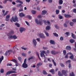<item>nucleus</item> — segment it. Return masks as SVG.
Instances as JSON below:
<instances>
[{"mask_svg":"<svg viewBox=\"0 0 76 76\" xmlns=\"http://www.w3.org/2000/svg\"><path fill=\"white\" fill-rule=\"evenodd\" d=\"M14 34V31H13L12 30L10 31L9 33L7 34V36H9L8 38L9 39H12V38H13L14 39H16L18 37L16 35H14L13 36L12 35Z\"/></svg>","mask_w":76,"mask_h":76,"instance_id":"1","label":"nucleus"},{"mask_svg":"<svg viewBox=\"0 0 76 76\" xmlns=\"http://www.w3.org/2000/svg\"><path fill=\"white\" fill-rule=\"evenodd\" d=\"M26 58L24 59V63L22 64L23 67V68H26L28 67V64L26 63Z\"/></svg>","mask_w":76,"mask_h":76,"instance_id":"2","label":"nucleus"},{"mask_svg":"<svg viewBox=\"0 0 76 76\" xmlns=\"http://www.w3.org/2000/svg\"><path fill=\"white\" fill-rule=\"evenodd\" d=\"M16 73V72L13 70L9 71L7 72L5 75L7 76L8 75H10V74H12V73Z\"/></svg>","mask_w":76,"mask_h":76,"instance_id":"3","label":"nucleus"},{"mask_svg":"<svg viewBox=\"0 0 76 76\" xmlns=\"http://www.w3.org/2000/svg\"><path fill=\"white\" fill-rule=\"evenodd\" d=\"M35 21L37 24L38 25L39 24L40 25H42V21L41 20H38V19H35Z\"/></svg>","mask_w":76,"mask_h":76,"instance_id":"4","label":"nucleus"},{"mask_svg":"<svg viewBox=\"0 0 76 76\" xmlns=\"http://www.w3.org/2000/svg\"><path fill=\"white\" fill-rule=\"evenodd\" d=\"M13 52V50H7L6 53H5V56H7V54H8V56H9L10 54L11 53H12Z\"/></svg>","mask_w":76,"mask_h":76,"instance_id":"5","label":"nucleus"},{"mask_svg":"<svg viewBox=\"0 0 76 76\" xmlns=\"http://www.w3.org/2000/svg\"><path fill=\"white\" fill-rule=\"evenodd\" d=\"M67 70H62L61 71L62 73L64 75L66 76H67Z\"/></svg>","mask_w":76,"mask_h":76,"instance_id":"6","label":"nucleus"},{"mask_svg":"<svg viewBox=\"0 0 76 76\" xmlns=\"http://www.w3.org/2000/svg\"><path fill=\"white\" fill-rule=\"evenodd\" d=\"M64 16L65 17V18H71V17H72V16H71L69 14H64Z\"/></svg>","mask_w":76,"mask_h":76,"instance_id":"7","label":"nucleus"},{"mask_svg":"<svg viewBox=\"0 0 76 76\" xmlns=\"http://www.w3.org/2000/svg\"><path fill=\"white\" fill-rule=\"evenodd\" d=\"M39 37H40V38H45V37L44 36V34H43L42 33L40 34H39Z\"/></svg>","mask_w":76,"mask_h":76,"instance_id":"8","label":"nucleus"},{"mask_svg":"<svg viewBox=\"0 0 76 76\" xmlns=\"http://www.w3.org/2000/svg\"><path fill=\"white\" fill-rule=\"evenodd\" d=\"M26 30V29L25 28H22V27H21L20 28V31L21 33H22V32L23 31H24Z\"/></svg>","mask_w":76,"mask_h":76,"instance_id":"9","label":"nucleus"},{"mask_svg":"<svg viewBox=\"0 0 76 76\" xmlns=\"http://www.w3.org/2000/svg\"><path fill=\"white\" fill-rule=\"evenodd\" d=\"M68 54H69V55H72V56H70V58L71 59H73L74 58V56H73V54H72L71 53H69Z\"/></svg>","mask_w":76,"mask_h":76,"instance_id":"10","label":"nucleus"},{"mask_svg":"<svg viewBox=\"0 0 76 76\" xmlns=\"http://www.w3.org/2000/svg\"><path fill=\"white\" fill-rule=\"evenodd\" d=\"M44 53L45 54V51H43L40 53V57H42L44 56Z\"/></svg>","mask_w":76,"mask_h":76,"instance_id":"11","label":"nucleus"},{"mask_svg":"<svg viewBox=\"0 0 76 76\" xmlns=\"http://www.w3.org/2000/svg\"><path fill=\"white\" fill-rule=\"evenodd\" d=\"M19 15L20 18H22L23 16H25V15H24V14H23V12H21L19 14Z\"/></svg>","mask_w":76,"mask_h":76,"instance_id":"12","label":"nucleus"},{"mask_svg":"<svg viewBox=\"0 0 76 76\" xmlns=\"http://www.w3.org/2000/svg\"><path fill=\"white\" fill-rule=\"evenodd\" d=\"M33 43L34 46H36L37 45V42H36V40L34 39H33Z\"/></svg>","mask_w":76,"mask_h":76,"instance_id":"13","label":"nucleus"},{"mask_svg":"<svg viewBox=\"0 0 76 76\" xmlns=\"http://www.w3.org/2000/svg\"><path fill=\"white\" fill-rule=\"evenodd\" d=\"M13 22H15L16 21H18V17L16 16H15L14 17H13Z\"/></svg>","mask_w":76,"mask_h":76,"instance_id":"14","label":"nucleus"},{"mask_svg":"<svg viewBox=\"0 0 76 76\" xmlns=\"http://www.w3.org/2000/svg\"><path fill=\"white\" fill-rule=\"evenodd\" d=\"M66 49L67 50H71L70 46H67L66 47Z\"/></svg>","mask_w":76,"mask_h":76,"instance_id":"15","label":"nucleus"},{"mask_svg":"<svg viewBox=\"0 0 76 76\" xmlns=\"http://www.w3.org/2000/svg\"><path fill=\"white\" fill-rule=\"evenodd\" d=\"M50 72L52 73V74L54 75L55 74V72L54 71V69H52L50 71Z\"/></svg>","mask_w":76,"mask_h":76,"instance_id":"16","label":"nucleus"},{"mask_svg":"<svg viewBox=\"0 0 76 76\" xmlns=\"http://www.w3.org/2000/svg\"><path fill=\"white\" fill-rule=\"evenodd\" d=\"M51 53L52 54H53V55H56V54L57 53L54 50L52 51Z\"/></svg>","mask_w":76,"mask_h":76,"instance_id":"17","label":"nucleus"},{"mask_svg":"<svg viewBox=\"0 0 76 76\" xmlns=\"http://www.w3.org/2000/svg\"><path fill=\"white\" fill-rule=\"evenodd\" d=\"M16 3H21V4H23V2L20 0H17L16 1Z\"/></svg>","mask_w":76,"mask_h":76,"instance_id":"18","label":"nucleus"},{"mask_svg":"<svg viewBox=\"0 0 76 76\" xmlns=\"http://www.w3.org/2000/svg\"><path fill=\"white\" fill-rule=\"evenodd\" d=\"M69 42L72 44H73V42H75V40L71 39L69 40Z\"/></svg>","mask_w":76,"mask_h":76,"instance_id":"19","label":"nucleus"},{"mask_svg":"<svg viewBox=\"0 0 76 76\" xmlns=\"http://www.w3.org/2000/svg\"><path fill=\"white\" fill-rule=\"evenodd\" d=\"M47 12V11L45 10H44L42 11V15H45L46 13Z\"/></svg>","mask_w":76,"mask_h":76,"instance_id":"20","label":"nucleus"},{"mask_svg":"<svg viewBox=\"0 0 76 76\" xmlns=\"http://www.w3.org/2000/svg\"><path fill=\"white\" fill-rule=\"evenodd\" d=\"M50 42L51 44H55V42L54 40H50Z\"/></svg>","mask_w":76,"mask_h":76,"instance_id":"21","label":"nucleus"},{"mask_svg":"<svg viewBox=\"0 0 76 76\" xmlns=\"http://www.w3.org/2000/svg\"><path fill=\"white\" fill-rule=\"evenodd\" d=\"M4 59V57L3 56H2L0 58V64L1 63V61H3V60Z\"/></svg>","mask_w":76,"mask_h":76,"instance_id":"22","label":"nucleus"},{"mask_svg":"<svg viewBox=\"0 0 76 76\" xmlns=\"http://www.w3.org/2000/svg\"><path fill=\"white\" fill-rule=\"evenodd\" d=\"M14 24L15 25L17 26V27H18V28H19V27H20V24L18 23H15Z\"/></svg>","mask_w":76,"mask_h":76,"instance_id":"23","label":"nucleus"},{"mask_svg":"<svg viewBox=\"0 0 76 76\" xmlns=\"http://www.w3.org/2000/svg\"><path fill=\"white\" fill-rule=\"evenodd\" d=\"M50 28L51 27H50V26H48L46 27V29L47 31V30H48L49 31V30H50Z\"/></svg>","mask_w":76,"mask_h":76,"instance_id":"24","label":"nucleus"},{"mask_svg":"<svg viewBox=\"0 0 76 76\" xmlns=\"http://www.w3.org/2000/svg\"><path fill=\"white\" fill-rule=\"evenodd\" d=\"M52 61L53 63V64L55 66H56L57 65H56V62H55V61H54V59H53L52 60Z\"/></svg>","mask_w":76,"mask_h":76,"instance_id":"25","label":"nucleus"},{"mask_svg":"<svg viewBox=\"0 0 76 76\" xmlns=\"http://www.w3.org/2000/svg\"><path fill=\"white\" fill-rule=\"evenodd\" d=\"M63 3V1L62 0H59V4H62Z\"/></svg>","mask_w":76,"mask_h":76,"instance_id":"26","label":"nucleus"},{"mask_svg":"<svg viewBox=\"0 0 76 76\" xmlns=\"http://www.w3.org/2000/svg\"><path fill=\"white\" fill-rule=\"evenodd\" d=\"M36 54L37 55L39 60H41V58H40V57H39V53H38V52H36Z\"/></svg>","mask_w":76,"mask_h":76,"instance_id":"27","label":"nucleus"},{"mask_svg":"<svg viewBox=\"0 0 76 76\" xmlns=\"http://www.w3.org/2000/svg\"><path fill=\"white\" fill-rule=\"evenodd\" d=\"M72 34V37L73 38H74V39H75L76 38V37H75V34H73V33H71Z\"/></svg>","mask_w":76,"mask_h":76,"instance_id":"28","label":"nucleus"},{"mask_svg":"<svg viewBox=\"0 0 76 76\" xmlns=\"http://www.w3.org/2000/svg\"><path fill=\"white\" fill-rule=\"evenodd\" d=\"M56 15H58L60 12V10H56Z\"/></svg>","mask_w":76,"mask_h":76,"instance_id":"29","label":"nucleus"},{"mask_svg":"<svg viewBox=\"0 0 76 76\" xmlns=\"http://www.w3.org/2000/svg\"><path fill=\"white\" fill-rule=\"evenodd\" d=\"M18 60H19L20 61L22 62V58H21V57L20 56L18 57Z\"/></svg>","mask_w":76,"mask_h":76,"instance_id":"30","label":"nucleus"},{"mask_svg":"<svg viewBox=\"0 0 76 76\" xmlns=\"http://www.w3.org/2000/svg\"><path fill=\"white\" fill-rule=\"evenodd\" d=\"M42 63H39L37 64V67H39V66H41L42 65Z\"/></svg>","mask_w":76,"mask_h":76,"instance_id":"31","label":"nucleus"},{"mask_svg":"<svg viewBox=\"0 0 76 76\" xmlns=\"http://www.w3.org/2000/svg\"><path fill=\"white\" fill-rule=\"evenodd\" d=\"M42 73L43 74V75H47V73L45 70H43Z\"/></svg>","mask_w":76,"mask_h":76,"instance_id":"32","label":"nucleus"},{"mask_svg":"<svg viewBox=\"0 0 76 76\" xmlns=\"http://www.w3.org/2000/svg\"><path fill=\"white\" fill-rule=\"evenodd\" d=\"M11 61H13V62H14V63H17V62H18L16 61V59H14L11 60Z\"/></svg>","mask_w":76,"mask_h":76,"instance_id":"33","label":"nucleus"},{"mask_svg":"<svg viewBox=\"0 0 76 76\" xmlns=\"http://www.w3.org/2000/svg\"><path fill=\"white\" fill-rule=\"evenodd\" d=\"M58 75L59 76H63V74L61 73V72L60 71H58Z\"/></svg>","mask_w":76,"mask_h":76,"instance_id":"34","label":"nucleus"},{"mask_svg":"<svg viewBox=\"0 0 76 76\" xmlns=\"http://www.w3.org/2000/svg\"><path fill=\"white\" fill-rule=\"evenodd\" d=\"M53 34L55 36V37H58V35L56 33H53Z\"/></svg>","mask_w":76,"mask_h":76,"instance_id":"35","label":"nucleus"},{"mask_svg":"<svg viewBox=\"0 0 76 76\" xmlns=\"http://www.w3.org/2000/svg\"><path fill=\"white\" fill-rule=\"evenodd\" d=\"M31 13L33 14H36V11L34 10H32L31 11Z\"/></svg>","mask_w":76,"mask_h":76,"instance_id":"36","label":"nucleus"},{"mask_svg":"<svg viewBox=\"0 0 76 76\" xmlns=\"http://www.w3.org/2000/svg\"><path fill=\"white\" fill-rule=\"evenodd\" d=\"M44 32L47 37H48L49 36V34H48V33H47V32L45 31V30L44 31Z\"/></svg>","mask_w":76,"mask_h":76,"instance_id":"37","label":"nucleus"},{"mask_svg":"<svg viewBox=\"0 0 76 76\" xmlns=\"http://www.w3.org/2000/svg\"><path fill=\"white\" fill-rule=\"evenodd\" d=\"M22 55L23 57H26V54L25 53H22Z\"/></svg>","mask_w":76,"mask_h":76,"instance_id":"38","label":"nucleus"},{"mask_svg":"<svg viewBox=\"0 0 76 76\" xmlns=\"http://www.w3.org/2000/svg\"><path fill=\"white\" fill-rule=\"evenodd\" d=\"M0 72L1 73H4V69H1L0 70Z\"/></svg>","mask_w":76,"mask_h":76,"instance_id":"39","label":"nucleus"},{"mask_svg":"<svg viewBox=\"0 0 76 76\" xmlns=\"http://www.w3.org/2000/svg\"><path fill=\"white\" fill-rule=\"evenodd\" d=\"M8 12H9V11H6L5 12V14H4V16H6V15H7V13H8Z\"/></svg>","mask_w":76,"mask_h":76,"instance_id":"40","label":"nucleus"},{"mask_svg":"<svg viewBox=\"0 0 76 76\" xmlns=\"http://www.w3.org/2000/svg\"><path fill=\"white\" fill-rule=\"evenodd\" d=\"M60 64L61 67H64V65L63 64L61 63H60Z\"/></svg>","mask_w":76,"mask_h":76,"instance_id":"41","label":"nucleus"},{"mask_svg":"<svg viewBox=\"0 0 76 76\" xmlns=\"http://www.w3.org/2000/svg\"><path fill=\"white\" fill-rule=\"evenodd\" d=\"M27 17L29 19H32V17L30 15H28L27 16Z\"/></svg>","mask_w":76,"mask_h":76,"instance_id":"42","label":"nucleus"},{"mask_svg":"<svg viewBox=\"0 0 76 76\" xmlns=\"http://www.w3.org/2000/svg\"><path fill=\"white\" fill-rule=\"evenodd\" d=\"M70 62H71V61L70 60H69L66 62V64H67V63H70Z\"/></svg>","mask_w":76,"mask_h":76,"instance_id":"43","label":"nucleus"},{"mask_svg":"<svg viewBox=\"0 0 76 76\" xmlns=\"http://www.w3.org/2000/svg\"><path fill=\"white\" fill-rule=\"evenodd\" d=\"M10 22H13V16L11 18V19L10 20Z\"/></svg>","mask_w":76,"mask_h":76,"instance_id":"44","label":"nucleus"},{"mask_svg":"<svg viewBox=\"0 0 76 76\" xmlns=\"http://www.w3.org/2000/svg\"><path fill=\"white\" fill-rule=\"evenodd\" d=\"M21 5H22V4H18L17 5V7H20V6Z\"/></svg>","mask_w":76,"mask_h":76,"instance_id":"45","label":"nucleus"},{"mask_svg":"<svg viewBox=\"0 0 76 76\" xmlns=\"http://www.w3.org/2000/svg\"><path fill=\"white\" fill-rule=\"evenodd\" d=\"M73 22H71L70 23H69V24L70 25V26H72L73 25Z\"/></svg>","mask_w":76,"mask_h":76,"instance_id":"46","label":"nucleus"},{"mask_svg":"<svg viewBox=\"0 0 76 76\" xmlns=\"http://www.w3.org/2000/svg\"><path fill=\"white\" fill-rule=\"evenodd\" d=\"M58 16L59 18V19H61L63 18V17L61 16L60 15H59Z\"/></svg>","mask_w":76,"mask_h":76,"instance_id":"47","label":"nucleus"},{"mask_svg":"<svg viewBox=\"0 0 76 76\" xmlns=\"http://www.w3.org/2000/svg\"><path fill=\"white\" fill-rule=\"evenodd\" d=\"M55 27L56 28V29H59V27L58 26L57 24L55 26Z\"/></svg>","mask_w":76,"mask_h":76,"instance_id":"48","label":"nucleus"},{"mask_svg":"<svg viewBox=\"0 0 76 76\" xmlns=\"http://www.w3.org/2000/svg\"><path fill=\"white\" fill-rule=\"evenodd\" d=\"M22 49L24 50H27V48H23V47H21Z\"/></svg>","mask_w":76,"mask_h":76,"instance_id":"49","label":"nucleus"},{"mask_svg":"<svg viewBox=\"0 0 76 76\" xmlns=\"http://www.w3.org/2000/svg\"><path fill=\"white\" fill-rule=\"evenodd\" d=\"M63 53L64 55H66V50H63Z\"/></svg>","mask_w":76,"mask_h":76,"instance_id":"50","label":"nucleus"},{"mask_svg":"<svg viewBox=\"0 0 76 76\" xmlns=\"http://www.w3.org/2000/svg\"><path fill=\"white\" fill-rule=\"evenodd\" d=\"M6 18L9 19V18H10V15H7L6 16Z\"/></svg>","mask_w":76,"mask_h":76,"instance_id":"51","label":"nucleus"},{"mask_svg":"<svg viewBox=\"0 0 76 76\" xmlns=\"http://www.w3.org/2000/svg\"><path fill=\"white\" fill-rule=\"evenodd\" d=\"M64 26L65 27V28H67V25L66 23H64Z\"/></svg>","mask_w":76,"mask_h":76,"instance_id":"52","label":"nucleus"},{"mask_svg":"<svg viewBox=\"0 0 76 76\" xmlns=\"http://www.w3.org/2000/svg\"><path fill=\"white\" fill-rule=\"evenodd\" d=\"M68 55H69V53H68L66 54V56H65V58H68Z\"/></svg>","mask_w":76,"mask_h":76,"instance_id":"53","label":"nucleus"},{"mask_svg":"<svg viewBox=\"0 0 76 76\" xmlns=\"http://www.w3.org/2000/svg\"><path fill=\"white\" fill-rule=\"evenodd\" d=\"M64 39V38H63V37H60V40H61V41H63V40Z\"/></svg>","mask_w":76,"mask_h":76,"instance_id":"54","label":"nucleus"},{"mask_svg":"<svg viewBox=\"0 0 76 76\" xmlns=\"http://www.w3.org/2000/svg\"><path fill=\"white\" fill-rule=\"evenodd\" d=\"M31 59H34V57L31 56V57H30L28 58V60H29H29H31Z\"/></svg>","mask_w":76,"mask_h":76,"instance_id":"55","label":"nucleus"},{"mask_svg":"<svg viewBox=\"0 0 76 76\" xmlns=\"http://www.w3.org/2000/svg\"><path fill=\"white\" fill-rule=\"evenodd\" d=\"M26 23L28 25V26H30V25H29V23H28V22L26 21H25Z\"/></svg>","mask_w":76,"mask_h":76,"instance_id":"56","label":"nucleus"},{"mask_svg":"<svg viewBox=\"0 0 76 76\" xmlns=\"http://www.w3.org/2000/svg\"><path fill=\"white\" fill-rule=\"evenodd\" d=\"M65 34L66 35H68V36H69V32H66L65 33Z\"/></svg>","mask_w":76,"mask_h":76,"instance_id":"57","label":"nucleus"},{"mask_svg":"<svg viewBox=\"0 0 76 76\" xmlns=\"http://www.w3.org/2000/svg\"><path fill=\"white\" fill-rule=\"evenodd\" d=\"M73 12L74 13H76V9H74L73 10Z\"/></svg>","mask_w":76,"mask_h":76,"instance_id":"58","label":"nucleus"},{"mask_svg":"<svg viewBox=\"0 0 76 76\" xmlns=\"http://www.w3.org/2000/svg\"><path fill=\"white\" fill-rule=\"evenodd\" d=\"M7 1H8L7 0H5V1H4V2H3V3L4 4H6V3Z\"/></svg>","mask_w":76,"mask_h":76,"instance_id":"59","label":"nucleus"},{"mask_svg":"<svg viewBox=\"0 0 76 76\" xmlns=\"http://www.w3.org/2000/svg\"><path fill=\"white\" fill-rule=\"evenodd\" d=\"M72 21L73 22H76V19H73Z\"/></svg>","mask_w":76,"mask_h":76,"instance_id":"60","label":"nucleus"},{"mask_svg":"<svg viewBox=\"0 0 76 76\" xmlns=\"http://www.w3.org/2000/svg\"><path fill=\"white\" fill-rule=\"evenodd\" d=\"M48 1L49 3H52V2H53V0H48Z\"/></svg>","mask_w":76,"mask_h":76,"instance_id":"61","label":"nucleus"},{"mask_svg":"<svg viewBox=\"0 0 76 76\" xmlns=\"http://www.w3.org/2000/svg\"><path fill=\"white\" fill-rule=\"evenodd\" d=\"M4 25H4V24H2L0 26V27L1 28H2V27H3V26H4Z\"/></svg>","mask_w":76,"mask_h":76,"instance_id":"62","label":"nucleus"},{"mask_svg":"<svg viewBox=\"0 0 76 76\" xmlns=\"http://www.w3.org/2000/svg\"><path fill=\"white\" fill-rule=\"evenodd\" d=\"M58 9H59V10L61 9V6H58Z\"/></svg>","mask_w":76,"mask_h":76,"instance_id":"63","label":"nucleus"},{"mask_svg":"<svg viewBox=\"0 0 76 76\" xmlns=\"http://www.w3.org/2000/svg\"><path fill=\"white\" fill-rule=\"evenodd\" d=\"M43 48L44 50H47L48 49V48L47 47H43Z\"/></svg>","mask_w":76,"mask_h":76,"instance_id":"64","label":"nucleus"}]
</instances>
